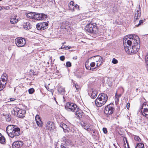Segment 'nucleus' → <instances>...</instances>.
Returning a JSON list of instances; mask_svg holds the SVG:
<instances>
[{
	"mask_svg": "<svg viewBox=\"0 0 148 148\" xmlns=\"http://www.w3.org/2000/svg\"><path fill=\"white\" fill-rule=\"evenodd\" d=\"M46 129L50 131L54 130L55 129V126L53 123L50 121H48L46 124Z\"/></svg>",
	"mask_w": 148,
	"mask_h": 148,
	"instance_id": "10",
	"label": "nucleus"
},
{
	"mask_svg": "<svg viewBox=\"0 0 148 148\" xmlns=\"http://www.w3.org/2000/svg\"><path fill=\"white\" fill-rule=\"evenodd\" d=\"M16 17L17 16H14V17L10 18V21L11 23L15 24L18 22V19H16Z\"/></svg>",
	"mask_w": 148,
	"mask_h": 148,
	"instance_id": "22",
	"label": "nucleus"
},
{
	"mask_svg": "<svg viewBox=\"0 0 148 148\" xmlns=\"http://www.w3.org/2000/svg\"><path fill=\"white\" fill-rule=\"evenodd\" d=\"M114 105L112 103L108 105L105 108L104 112L106 114L110 115L112 114L114 110L113 107Z\"/></svg>",
	"mask_w": 148,
	"mask_h": 148,
	"instance_id": "5",
	"label": "nucleus"
},
{
	"mask_svg": "<svg viewBox=\"0 0 148 148\" xmlns=\"http://www.w3.org/2000/svg\"><path fill=\"white\" fill-rule=\"evenodd\" d=\"M74 8L75 9L78 10L79 9V5L77 4L75 5H74Z\"/></svg>",
	"mask_w": 148,
	"mask_h": 148,
	"instance_id": "42",
	"label": "nucleus"
},
{
	"mask_svg": "<svg viewBox=\"0 0 148 148\" xmlns=\"http://www.w3.org/2000/svg\"><path fill=\"white\" fill-rule=\"evenodd\" d=\"M64 126L63 127H62V129L64 132L66 131V129L67 128H68V126L66 125L65 124H63Z\"/></svg>",
	"mask_w": 148,
	"mask_h": 148,
	"instance_id": "35",
	"label": "nucleus"
},
{
	"mask_svg": "<svg viewBox=\"0 0 148 148\" xmlns=\"http://www.w3.org/2000/svg\"><path fill=\"white\" fill-rule=\"evenodd\" d=\"M127 37H128V36H127ZM127 39V36H125L124 37V39H123V43H124V41L125 42L124 43H126V42H127V41H126Z\"/></svg>",
	"mask_w": 148,
	"mask_h": 148,
	"instance_id": "46",
	"label": "nucleus"
},
{
	"mask_svg": "<svg viewBox=\"0 0 148 148\" xmlns=\"http://www.w3.org/2000/svg\"><path fill=\"white\" fill-rule=\"evenodd\" d=\"M103 133H104V134H106L107 133V130L106 129V128L105 127H103Z\"/></svg>",
	"mask_w": 148,
	"mask_h": 148,
	"instance_id": "41",
	"label": "nucleus"
},
{
	"mask_svg": "<svg viewBox=\"0 0 148 148\" xmlns=\"http://www.w3.org/2000/svg\"><path fill=\"white\" fill-rule=\"evenodd\" d=\"M78 107L77 106L73 103L68 102L66 103L65 108L68 111L73 112L77 110Z\"/></svg>",
	"mask_w": 148,
	"mask_h": 148,
	"instance_id": "7",
	"label": "nucleus"
},
{
	"mask_svg": "<svg viewBox=\"0 0 148 148\" xmlns=\"http://www.w3.org/2000/svg\"><path fill=\"white\" fill-rule=\"evenodd\" d=\"M6 130L8 136L11 138H13L20 135V129L16 125H9L7 127Z\"/></svg>",
	"mask_w": 148,
	"mask_h": 148,
	"instance_id": "2",
	"label": "nucleus"
},
{
	"mask_svg": "<svg viewBox=\"0 0 148 148\" xmlns=\"http://www.w3.org/2000/svg\"><path fill=\"white\" fill-rule=\"evenodd\" d=\"M141 16V12L138 10H137L135 14V16L134 19V21L136 22L138 21V20Z\"/></svg>",
	"mask_w": 148,
	"mask_h": 148,
	"instance_id": "18",
	"label": "nucleus"
},
{
	"mask_svg": "<svg viewBox=\"0 0 148 148\" xmlns=\"http://www.w3.org/2000/svg\"><path fill=\"white\" fill-rule=\"evenodd\" d=\"M36 12H30L26 14V16L30 19H34Z\"/></svg>",
	"mask_w": 148,
	"mask_h": 148,
	"instance_id": "19",
	"label": "nucleus"
},
{
	"mask_svg": "<svg viewBox=\"0 0 148 148\" xmlns=\"http://www.w3.org/2000/svg\"><path fill=\"white\" fill-rule=\"evenodd\" d=\"M88 95H90L92 99H95L97 97V91L91 89L90 91L88 92Z\"/></svg>",
	"mask_w": 148,
	"mask_h": 148,
	"instance_id": "15",
	"label": "nucleus"
},
{
	"mask_svg": "<svg viewBox=\"0 0 148 148\" xmlns=\"http://www.w3.org/2000/svg\"><path fill=\"white\" fill-rule=\"evenodd\" d=\"M81 125L82 127L84 128V127L86 125V124L84 122H82L81 123Z\"/></svg>",
	"mask_w": 148,
	"mask_h": 148,
	"instance_id": "49",
	"label": "nucleus"
},
{
	"mask_svg": "<svg viewBox=\"0 0 148 148\" xmlns=\"http://www.w3.org/2000/svg\"><path fill=\"white\" fill-rule=\"evenodd\" d=\"M35 119H36V121H38V120H39V121L41 120L39 116L38 115H37L35 117Z\"/></svg>",
	"mask_w": 148,
	"mask_h": 148,
	"instance_id": "40",
	"label": "nucleus"
},
{
	"mask_svg": "<svg viewBox=\"0 0 148 148\" xmlns=\"http://www.w3.org/2000/svg\"><path fill=\"white\" fill-rule=\"evenodd\" d=\"M65 90L64 88L62 87H60L58 89V92L62 95L64 94Z\"/></svg>",
	"mask_w": 148,
	"mask_h": 148,
	"instance_id": "23",
	"label": "nucleus"
},
{
	"mask_svg": "<svg viewBox=\"0 0 148 148\" xmlns=\"http://www.w3.org/2000/svg\"><path fill=\"white\" fill-rule=\"evenodd\" d=\"M115 102L116 103H118L119 101V98L115 97Z\"/></svg>",
	"mask_w": 148,
	"mask_h": 148,
	"instance_id": "47",
	"label": "nucleus"
},
{
	"mask_svg": "<svg viewBox=\"0 0 148 148\" xmlns=\"http://www.w3.org/2000/svg\"><path fill=\"white\" fill-rule=\"evenodd\" d=\"M4 75L5 76V77H6V76H7V75L6 74H5Z\"/></svg>",
	"mask_w": 148,
	"mask_h": 148,
	"instance_id": "62",
	"label": "nucleus"
},
{
	"mask_svg": "<svg viewBox=\"0 0 148 148\" xmlns=\"http://www.w3.org/2000/svg\"><path fill=\"white\" fill-rule=\"evenodd\" d=\"M73 112H74L75 113V115L78 118L80 119L82 118V116L84 114V113L78 107L77 108V110L74 111Z\"/></svg>",
	"mask_w": 148,
	"mask_h": 148,
	"instance_id": "12",
	"label": "nucleus"
},
{
	"mask_svg": "<svg viewBox=\"0 0 148 148\" xmlns=\"http://www.w3.org/2000/svg\"><path fill=\"white\" fill-rule=\"evenodd\" d=\"M113 145H114V146L116 148H117V146H116L115 144H113Z\"/></svg>",
	"mask_w": 148,
	"mask_h": 148,
	"instance_id": "61",
	"label": "nucleus"
},
{
	"mask_svg": "<svg viewBox=\"0 0 148 148\" xmlns=\"http://www.w3.org/2000/svg\"><path fill=\"white\" fill-rule=\"evenodd\" d=\"M143 20H141L139 21V23L138 24L135 25V26L138 27L140 25L142 24H143Z\"/></svg>",
	"mask_w": 148,
	"mask_h": 148,
	"instance_id": "37",
	"label": "nucleus"
},
{
	"mask_svg": "<svg viewBox=\"0 0 148 148\" xmlns=\"http://www.w3.org/2000/svg\"><path fill=\"white\" fill-rule=\"evenodd\" d=\"M84 29L87 33L96 34L98 31L96 26L91 23L88 24L85 27Z\"/></svg>",
	"mask_w": 148,
	"mask_h": 148,
	"instance_id": "3",
	"label": "nucleus"
},
{
	"mask_svg": "<svg viewBox=\"0 0 148 148\" xmlns=\"http://www.w3.org/2000/svg\"><path fill=\"white\" fill-rule=\"evenodd\" d=\"M134 139L135 140L137 141L138 142H140L141 140L139 137L137 136H135Z\"/></svg>",
	"mask_w": 148,
	"mask_h": 148,
	"instance_id": "32",
	"label": "nucleus"
},
{
	"mask_svg": "<svg viewBox=\"0 0 148 148\" xmlns=\"http://www.w3.org/2000/svg\"><path fill=\"white\" fill-rule=\"evenodd\" d=\"M95 65V63L94 62H91L90 64V65L91 67H94V66Z\"/></svg>",
	"mask_w": 148,
	"mask_h": 148,
	"instance_id": "43",
	"label": "nucleus"
},
{
	"mask_svg": "<svg viewBox=\"0 0 148 148\" xmlns=\"http://www.w3.org/2000/svg\"><path fill=\"white\" fill-rule=\"evenodd\" d=\"M5 138L2 134L0 133V143L2 144H5Z\"/></svg>",
	"mask_w": 148,
	"mask_h": 148,
	"instance_id": "21",
	"label": "nucleus"
},
{
	"mask_svg": "<svg viewBox=\"0 0 148 148\" xmlns=\"http://www.w3.org/2000/svg\"><path fill=\"white\" fill-rule=\"evenodd\" d=\"M145 62L146 64V68L148 72V53L145 56Z\"/></svg>",
	"mask_w": 148,
	"mask_h": 148,
	"instance_id": "26",
	"label": "nucleus"
},
{
	"mask_svg": "<svg viewBox=\"0 0 148 148\" xmlns=\"http://www.w3.org/2000/svg\"><path fill=\"white\" fill-rule=\"evenodd\" d=\"M135 148H144V144L142 143H137Z\"/></svg>",
	"mask_w": 148,
	"mask_h": 148,
	"instance_id": "24",
	"label": "nucleus"
},
{
	"mask_svg": "<svg viewBox=\"0 0 148 148\" xmlns=\"http://www.w3.org/2000/svg\"><path fill=\"white\" fill-rule=\"evenodd\" d=\"M74 3L73 1H71L69 3V5H74Z\"/></svg>",
	"mask_w": 148,
	"mask_h": 148,
	"instance_id": "51",
	"label": "nucleus"
},
{
	"mask_svg": "<svg viewBox=\"0 0 148 148\" xmlns=\"http://www.w3.org/2000/svg\"><path fill=\"white\" fill-rule=\"evenodd\" d=\"M12 113L13 114L17 116L18 117L22 118L25 116L26 111L18 108H14L12 111Z\"/></svg>",
	"mask_w": 148,
	"mask_h": 148,
	"instance_id": "4",
	"label": "nucleus"
},
{
	"mask_svg": "<svg viewBox=\"0 0 148 148\" xmlns=\"http://www.w3.org/2000/svg\"><path fill=\"white\" fill-rule=\"evenodd\" d=\"M66 65L67 67H70L71 66V63L70 62H67L66 63Z\"/></svg>",
	"mask_w": 148,
	"mask_h": 148,
	"instance_id": "38",
	"label": "nucleus"
},
{
	"mask_svg": "<svg viewBox=\"0 0 148 148\" xmlns=\"http://www.w3.org/2000/svg\"><path fill=\"white\" fill-rule=\"evenodd\" d=\"M15 43L18 47H24L26 44V41L25 38L19 37L15 39Z\"/></svg>",
	"mask_w": 148,
	"mask_h": 148,
	"instance_id": "6",
	"label": "nucleus"
},
{
	"mask_svg": "<svg viewBox=\"0 0 148 148\" xmlns=\"http://www.w3.org/2000/svg\"><path fill=\"white\" fill-rule=\"evenodd\" d=\"M124 140H126V143H127V145L128 146V148H130V147H129V144L128 143L127 141V138L126 137H124Z\"/></svg>",
	"mask_w": 148,
	"mask_h": 148,
	"instance_id": "50",
	"label": "nucleus"
},
{
	"mask_svg": "<svg viewBox=\"0 0 148 148\" xmlns=\"http://www.w3.org/2000/svg\"><path fill=\"white\" fill-rule=\"evenodd\" d=\"M127 108L128 109L130 107V103H128L127 104L126 106Z\"/></svg>",
	"mask_w": 148,
	"mask_h": 148,
	"instance_id": "53",
	"label": "nucleus"
},
{
	"mask_svg": "<svg viewBox=\"0 0 148 148\" xmlns=\"http://www.w3.org/2000/svg\"><path fill=\"white\" fill-rule=\"evenodd\" d=\"M85 67H86V69L88 70H92V71L94 70V69H95L96 68H92L91 69V66H89L87 65L86 64H85Z\"/></svg>",
	"mask_w": 148,
	"mask_h": 148,
	"instance_id": "30",
	"label": "nucleus"
},
{
	"mask_svg": "<svg viewBox=\"0 0 148 148\" xmlns=\"http://www.w3.org/2000/svg\"><path fill=\"white\" fill-rule=\"evenodd\" d=\"M87 130L88 131H89V132L90 131L92 130V129L89 126V127L88 128V129H87Z\"/></svg>",
	"mask_w": 148,
	"mask_h": 148,
	"instance_id": "54",
	"label": "nucleus"
},
{
	"mask_svg": "<svg viewBox=\"0 0 148 148\" xmlns=\"http://www.w3.org/2000/svg\"><path fill=\"white\" fill-rule=\"evenodd\" d=\"M23 145L22 142L16 141L13 143L12 147V148H20Z\"/></svg>",
	"mask_w": 148,
	"mask_h": 148,
	"instance_id": "14",
	"label": "nucleus"
},
{
	"mask_svg": "<svg viewBox=\"0 0 148 148\" xmlns=\"http://www.w3.org/2000/svg\"><path fill=\"white\" fill-rule=\"evenodd\" d=\"M0 81H1L3 83H5V84H6V80L5 79L2 78V80H0Z\"/></svg>",
	"mask_w": 148,
	"mask_h": 148,
	"instance_id": "55",
	"label": "nucleus"
},
{
	"mask_svg": "<svg viewBox=\"0 0 148 148\" xmlns=\"http://www.w3.org/2000/svg\"><path fill=\"white\" fill-rule=\"evenodd\" d=\"M74 84L75 87L77 90L78 89H79V86L77 84V83H74Z\"/></svg>",
	"mask_w": 148,
	"mask_h": 148,
	"instance_id": "44",
	"label": "nucleus"
},
{
	"mask_svg": "<svg viewBox=\"0 0 148 148\" xmlns=\"http://www.w3.org/2000/svg\"><path fill=\"white\" fill-rule=\"evenodd\" d=\"M48 23L47 22H44L38 23L36 25L37 29L43 30L48 28Z\"/></svg>",
	"mask_w": 148,
	"mask_h": 148,
	"instance_id": "8",
	"label": "nucleus"
},
{
	"mask_svg": "<svg viewBox=\"0 0 148 148\" xmlns=\"http://www.w3.org/2000/svg\"><path fill=\"white\" fill-rule=\"evenodd\" d=\"M112 62L114 64H116L118 63V61L115 58H113L112 60Z\"/></svg>",
	"mask_w": 148,
	"mask_h": 148,
	"instance_id": "34",
	"label": "nucleus"
},
{
	"mask_svg": "<svg viewBox=\"0 0 148 148\" xmlns=\"http://www.w3.org/2000/svg\"><path fill=\"white\" fill-rule=\"evenodd\" d=\"M88 127H89V126H88L86 124V125L84 127V129L87 130V129H88Z\"/></svg>",
	"mask_w": 148,
	"mask_h": 148,
	"instance_id": "58",
	"label": "nucleus"
},
{
	"mask_svg": "<svg viewBox=\"0 0 148 148\" xmlns=\"http://www.w3.org/2000/svg\"><path fill=\"white\" fill-rule=\"evenodd\" d=\"M29 93L30 94H32L34 92V89L33 88H31L28 90Z\"/></svg>",
	"mask_w": 148,
	"mask_h": 148,
	"instance_id": "31",
	"label": "nucleus"
},
{
	"mask_svg": "<svg viewBox=\"0 0 148 148\" xmlns=\"http://www.w3.org/2000/svg\"><path fill=\"white\" fill-rule=\"evenodd\" d=\"M61 148H66L64 146H63L62 145L61 146Z\"/></svg>",
	"mask_w": 148,
	"mask_h": 148,
	"instance_id": "60",
	"label": "nucleus"
},
{
	"mask_svg": "<svg viewBox=\"0 0 148 148\" xmlns=\"http://www.w3.org/2000/svg\"><path fill=\"white\" fill-rule=\"evenodd\" d=\"M127 36L130 40H127V44L124 43V41L125 49L128 54L136 53L139 50L140 47L139 37L134 34L129 35Z\"/></svg>",
	"mask_w": 148,
	"mask_h": 148,
	"instance_id": "1",
	"label": "nucleus"
},
{
	"mask_svg": "<svg viewBox=\"0 0 148 148\" xmlns=\"http://www.w3.org/2000/svg\"><path fill=\"white\" fill-rule=\"evenodd\" d=\"M94 57L95 58V60L97 62L96 66L98 67L100 66L103 63V58L99 56H96Z\"/></svg>",
	"mask_w": 148,
	"mask_h": 148,
	"instance_id": "11",
	"label": "nucleus"
},
{
	"mask_svg": "<svg viewBox=\"0 0 148 148\" xmlns=\"http://www.w3.org/2000/svg\"><path fill=\"white\" fill-rule=\"evenodd\" d=\"M15 100V99H12V98H11L10 99V101H14V100Z\"/></svg>",
	"mask_w": 148,
	"mask_h": 148,
	"instance_id": "59",
	"label": "nucleus"
},
{
	"mask_svg": "<svg viewBox=\"0 0 148 148\" xmlns=\"http://www.w3.org/2000/svg\"><path fill=\"white\" fill-rule=\"evenodd\" d=\"M61 27L63 29H68L69 28V22L68 21L62 22L61 25Z\"/></svg>",
	"mask_w": 148,
	"mask_h": 148,
	"instance_id": "17",
	"label": "nucleus"
},
{
	"mask_svg": "<svg viewBox=\"0 0 148 148\" xmlns=\"http://www.w3.org/2000/svg\"><path fill=\"white\" fill-rule=\"evenodd\" d=\"M99 99L102 100V101L104 103H105L107 101L108 97L107 94L104 93H102L99 94L98 97Z\"/></svg>",
	"mask_w": 148,
	"mask_h": 148,
	"instance_id": "13",
	"label": "nucleus"
},
{
	"mask_svg": "<svg viewBox=\"0 0 148 148\" xmlns=\"http://www.w3.org/2000/svg\"><path fill=\"white\" fill-rule=\"evenodd\" d=\"M81 125L82 127L84 128V127L86 125V124L84 122H82L81 123Z\"/></svg>",
	"mask_w": 148,
	"mask_h": 148,
	"instance_id": "48",
	"label": "nucleus"
},
{
	"mask_svg": "<svg viewBox=\"0 0 148 148\" xmlns=\"http://www.w3.org/2000/svg\"><path fill=\"white\" fill-rule=\"evenodd\" d=\"M61 49H70V47H68V46H62Z\"/></svg>",
	"mask_w": 148,
	"mask_h": 148,
	"instance_id": "39",
	"label": "nucleus"
},
{
	"mask_svg": "<svg viewBox=\"0 0 148 148\" xmlns=\"http://www.w3.org/2000/svg\"><path fill=\"white\" fill-rule=\"evenodd\" d=\"M63 124H64V123H61L60 125V127L62 128V127H63L64 126V125Z\"/></svg>",
	"mask_w": 148,
	"mask_h": 148,
	"instance_id": "57",
	"label": "nucleus"
},
{
	"mask_svg": "<svg viewBox=\"0 0 148 148\" xmlns=\"http://www.w3.org/2000/svg\"><path fill=\"white\" fill-rule=\"evenodd\" d=\"M6 120L7 122H9L11 119V115L10 114H8L5 116Z\"/></svg>",
	"mask_w": 148,
	"mask_h": 148,
	"instance_id": "28",
	"label": "nucleus"
},
{
	"mask_svg": "<svg viewBox=\"0 0 148 148\" xmlns=\"http://www.w3.org/2000/svg\"><path fill=\"white\" fill-rule=\"evenodd\" d=\"M69 7L70 10L73 11L75 10V9L74 8V5H69Z\"/></svg>",
	"mask_w": 148,
	"mask_h": 148,
	"instance_id": "36",
	"label": "nucleus"
},
{
	"mask_svg": "<svg viewBox=\"0 0 148 148\" xmlns=\"http://www.w3.org/2000/svg\"><path fill=\"white\" fill-rule=\"evenodd\" d=\"M60 59L62 61H63L65 59V57L64 56H62L60 57Z\"/></svg>",
	"mask_w": 148,
	"mask_h": 148,
	"instance_id": "45",
	"label": "nucleus"
},
{
	"mask_svg": "<svg viewBox=\"0 0 148 148\" xmlns=\"http://www.w3.org/2000/svg\"><path fill=\"white\" fill-rule=\"evenodd\" d=\"M36 121V123L38 126L39 127H40L41 126L42 124V122L41 120H38Z\"/></svg>",
	"mask_w": 148,
	"mask_h": 148,
	"instance_id": "33",
	"label": "nucleus"
},
{
	"mask_svg": "<svg viewBox=\"0 0 148 148\" xmlns=\"http://www.w3.org/2000/svg\"><path fill=\"white\" fill-rule=\"evenodd\" d=\"M95 103L96 105L98 107H100L105 104L102 101V100L99 99L98 97L95 100Z\"/></svg>",
	"mask_w": 148,
	"mask_h": 148,
	"instance_id": "16",
	"label": "nucleus"
},
{
	"mask_svg": "<svg viewBox=\"0 0 148 148\" xmlns=\"http://www.w3.org/2000/svg\"><path fill=\"white\" fill-rule=\"evenodd\" d=\"M121 94L117 95V93H116V94H115V97H117L119 98L120 97H121Z\"/></svg>",
	"mask_w": 148,
	"mask_h": 148,
	"instance_id": "52",
	"label": "nucleus"
},
{
	"mask_svg": "<svg viewBox=\"0 0 148 148\" xmlns=\"http://www.w3.org/2000/svg\"><path fill=\"white\" fill-rule=\"evenodd\" d=\"M141 111L142 114L143 113V114L145 115V114H146L145 113L148 112V108H144L143 111V110H141Z\"/></svg>",
	"mask_w": 148,
	"mask_h": 148,
	"instance_id": "29",
	"label": "nucleus"
},
{
	"mask_svg": "<svg viewBox=\"0 0 148 148\" xmlns=\"http://www.w3.org/2000/svg\"><path fill=\"white\" fill-rule=\"evenodd\" d=\"M5 83L2 84L1 81H0V91L2 90L5 86Z\"/></svg>",
	"mask_w": 148,
	"mask_h": 148,
	"instance_id": "27",
	"label": "nucleus"
},
{
	"mask_svg": "<svg viewBox=\"0 0 148 148\" xmlns=\"http://www.w3.org/2000/svg\"><path fill=\"white\" fill-rule=\"evenodd\" d=\"M34 19L40 20L45 19L47 18V15L43 13H38L36 12Z\"/></svg>",
	"mask_w": 148,
	"mask_h": 148,
	"instance_id": "9",
	"label": "nucleus"
},
{
	"mask_svg": "<svg viewBox=\"0 0 148 148\" xmlns=\"http://www.w3.org/2000/svg\"><path fill=\"white\" fill-rule=\"evenodd\" d=\"M23 26L24 29L26 30L29 29H30L31 27L30 23L28 21L24 22L23 24Z\"/></svg>",
	"mask_w": 148,
	"mask_h": 148,
	"instance_id": "20",
	"label": "nucleus"
},
{
	"mask_svg": "<svg viewBox=\"0 0 148 148\" xmlns=\"http://www.w3.org/2000/svg\"><path fill=\"white\" fill-rule=\"evenodd\" d=\"M77 59V58H74H74H73V59Z\"/></svg>",
	"mask_w": 148,
	"mask_h": 148,
	"instance_id": "64",
	"label": "nucleus"
},
{
	"mask_svg": "<svg viewBox=\"0 0 148 148\" xmlns=\"http://www.w3.org/2000/svg\"><path fill=\"white\" fill-rule=\"evenodd\" d=\"M143 115L144 116H145V117H146V118L148 119V114H145V115L143 114Z\"/></svg>",
	"mask_w": 148,
	"mask_h": 148,
	"instance_id": "56",
	"label": "nucleus"
},
{
	"mask_svg": "<svg viewBox=\"0 0 148 148\" xmlns=\"http://www.w3.org/2000/svg\"><path fill=\"white\" fill-rule=\"evenodd\" d=\"M2 8L0 7V11L1 10Z\"/></svg>",
	"mask_w": 148,
	"mask_h": 148,
	"instance_id": "63",
	"label": "nucleus"
},
{
	"mask_svg": "<svg viewBox=\"0 0 148 148\" xmlns=\"http://www.w3.org/2000/svg\"><path fill=\"white\" fill-rule=\"evenodd\" d=\"M141 110H142L144 108H147L148 107V102H144L142 106Z\"/></svg>",
	"mask_w": 148,
	"mask_h": 148,
	"instance_id": "25",
	"label": "nucleus"
}]
</instances>
